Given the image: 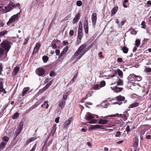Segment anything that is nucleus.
I'll return each instance as SVG.
<instances>
[{"label": "nucleus", "mask_w": 151, "mask_h": 151, "mask_svg": "<svg viewBox=\"0 0 151 151\" xmlns=\"http://www.w3.org/2000/svg\"><path fill=\"white\" fill-rule=\"evenodd\" d=\"M96 118H98V116L97 115H94L92 114L89 112L87 113L86 116V119L87 120H91L88 122L89 124H94L96 123L97 122V120L96 119H93Z\"/></svg>", "instance_id": "7ed1b4c3"}, {"label": "nucleus", "mask_w": 151, "mask_h": 151, "mask_svg": "<svg viewBox=\"0 0 151 151\" xmlns=\"http://www.w3.org/2000/svg\"><path fill=\"white\" fill-rule=\"evenodd\" d=\"M52 47L54 49L56 48L57 47V45L55 43L52 44Z\"/></svg>", "instance_id": "69168bd1"}, {"label": "nucleus", "mask_w": 151, "mask_h": 151, "mask_svg": "<svg viewBox=\"0 0 151 151\" xmlns=\"http://www.w3.org/2000/svg\"><path fill=\"white\" fill-rule=\"evenodd\" d=\"M111 88L112 90L116 93H119L123 89V88L121 87H118L117 86L114 87H111Z\"/></svg>", "instance_id": "f8f14e48"}, {"label": "nucleus", "mask_w": 151, "mask_h": 151, "mask_svg": "<svg viewBox=\"0 0 151 151\" xmlns=\"http://www.w3.org/2000/svg\"><path fill=\"white\" fill-rule=\"evenodd\" d=\"M116 100L119 101H123L125 100V97L121 95L118 96L116 97Z\"/></svg>", "instance_id": "393cba45"}, {"label": "nucleus", "mask_w": 151, "mask_h": 151, "mask_svg": "<svg viewBox=\"0 0 151 151\" xmlns=\"http://www.w3.org/2000/svg\"><path fill=\"white\" fill-rule=\"evenodd\" d=\"M56 75L55 72L53 71H51L50 73V76L51 77H52Z\"/></svg>", "instance_id": "09e8293b"}, {"label": "nucleus", "mask_w": 151, "mask_h": 151, "mask_svg": "<svg viewBox=\"0 0 151 151\" xmlns=\"http://www.w3.org/2000/svg\"><path fill=\"white\" fill-rule=\"evenodd\" d=\"M73 117H71L69 118L62 126L63 128H68V126L71 124V123L73 122Z\"/></svg>", "instance_id": "6e6552de"}, {"label": "nucleus", "mask_w": 151, "mask_h": 151, "mask_svg": "<svg viewBox=\"0 0 151 151\" xmlns=\"http://www.w3.org/2000/svg\"><path fill=\"white\" fill-rule=\"evenodd\" d=\"M18 7L20 9V4L19 3L15 4L13 2H10L7 6L3 7L1 13H5L7 12L10 11L13 8H15Z\"/></svg>", "instance_id": "f03ea898"}, {"label": "nucleus", "mask_w": 151, "mask_h": 151, "mask_svg": "<svg viewBox=\"0 0 151 151\" xmlns=\"http://www.w3.org/2000/svg\"><path fill=\"white\" fill-rule=\"evenodd\" d=\"M128 0H124L123 2V7L125 8H127V6L125 4L128 2Z\"/></svg>", "instance_id": "a18cd8bd"}, {"label": "nucleus", "mask_w": 151, "mask_h": 151, "mask_svg": "<svg viewBox=\"0 0 151 151\" xmlns=\"http://www.w3.org/2000/svg\"><path fill=\"white\" fill-rule=\"evenodd\" d=\"M5 50L1 47H0V57L2 56Z\"/></svg>", "instance_id": "58836bf2"}, {"label": "nucleus", "mask_w": 151, "mask_h": 151, "mask_svg": "<svg viewBox=\"0 0 151 151\" xmlns=\"http://www.w3.org/2000/svg\"><path fill=\"white\" fill-rule=\"evenodd\" d=\"M23 122H20L18 126L17 129L22 131L23 128Z\"/></svg>", "instance_id": "c85d7f7f"}, {"label": "nucleus", "mask_w": 151, "mask_h": 151, "mask_svg": "<svg viewBox=\"0 0 151 151\" xmlns=\"http://www.w3.org/2000/svg\"><path fill=\"white\" fill-rule=\"evenodd\" d=\"M135 76L136 75L134 74H130L128 77V79L131 81H134V80H135Z\"/></svg>", "instance_id": "a878e982"}, {"label": "nucleus", "mask_w": 151, "mask_h": 151, "mask_svg": "<svg viewBox=\"0 0 151 151\" xmlns=\"http://www.w3.org/2000/svg\"><path fill=\"white\" fill-rule=\"evenodd\" d=\"M123 51V52L124 53H127L128 51V48L127 47H124L122 49Z\"/></svg>", "instance_id": "72a5a7b5"}, {"label": "nucleus", "mask_w": 151, "mask_h": 151, "mask_svg": "<svg viewBox=\"0 0 151 151\" xmlns=\"http://www.w3.org/2000/svg\"><path fill=\"white\" fill-rule=\"evenodd\" d=\"M126 130L127 132V134H128L129 132L130 131V129L129 127V126L127 125V126Z\"/></svg>", "instance_id": "4d7b16f0"}, {"label": "nucleus", "mask_w": 151, "mask_h": 151, "mask_svg": "<svg viewBox=\"0 0 151 151\" xmlns=\"http://www.w3.org/2000/svg\"><path fill=\"white\" fill-rule=\"evenodd\" d=\"M21 11V10L19 12L12 16L9 19V21L7 22V24L8 25L9 24H10L12 22H14L18 20V19L19 16H20V13Z\"/></svg>", "instance_id": "423d86ee"}, {"label": "nucleus", "mask_w": 151, "mask_h": 151, "mask_svg": "<svg viewBox=\"0 0 151 151\" xmlns=\"http://www.w3.org/2000/svg\"><path fill=\"white\" fill-rule=\"evenodd\" d=\"M139 129L140 130V134L141 135H143L145 134L146 131L143 129L139 128Z\"/></svg>", "instance_id": "a19ab883"}, {"label": "nucleus", "mask_w": 151, "mask_h": 151, "mask_svg": "<svg viewBox=\"0 0 151 151\" xmlns=\"http://www.w3.org/2000/svg\"><path fill=\"white\" fill-rule=\"evenodd\" d=\"M117 72L118 74L120 77L121 78H122L123 76V73L122 71L119 69H118L117 70H115L113 74L110 76L111 77H114L116 76V74Z\"/></svg>", "instance_id": "9d476101"}, {"label": "nucleus", "mask_w": 151, "mask_h": 151, "mask_svg": "<svg viewBox=\"0 0 151 151\" xmlns=\"http://www.w3.org/2000/svg\"><path fill=\"white\" fill-rule=\"evenodd\" d=\"M40 46V45L39 43H37L36 44L32 53V55H33L34 54L37 52Z\"/></svg>", "instance_id": "ddd939ff"}, {"label": "nucleus", "mask_w": 151, "mask_h": 151, "mask_svg": "<svg viewBox=\"0 0 151 151\" xmlns=\"http://www.w3.org/2000/svg\"><path fill=\"white\" fill-rule=\"evenodd\" d=\"M123 85V81L120 79H119V81L117 82V86H122Z\"/></svg>", "instance_id": "2f4dec72"}, {"label": "nucleus", "mask_w": 151, "mask_h": 151, "mask_svg": "<svg viewBox=\"0 0 151 151\" xmlns=\"http://www.w3.org/2000/svg\"><path fill=\"white\" fill-rule=\"evenodd\" d=\"M36 137H33L29 138L26 141L25 145H27L29 143L36 139Z\"/></svg>", "instance_id": "412c9836"}, {"label": "nucleus", "mask_w": 151, "mask_h": 151, "mask_svg": "<svg viewBox=\"0 0 151 151\" xmlns=\"http://www.w3.org/2000/svg\"><path fill=\"white\" fill-rule=\"evenodd\" d=\"M99 88V86L98 84H96L93 87H92V90H97L99 89L100 88Z\"/></svg>", "instance_id": "4c0bfd02"}, {"label": "nucleus", "mask_w": 151, "mask_h": 151, "mask_svg": "<svg viewBox=\"0 0 151 151\" xmlns=\"http://www.w3.org/2000/svg\"><path fill=\"white\" fill-rule=\"evenodd\" d=\"M51 85H50L49 83H48L42 89V90L43 91H46L49 87Z\"/></svg>", "instance_id": "e433bc0d"}, {"label": "nucleus", "mask_w": 151, "mask_h": 151, "mask_svg": "<svg viewBox=\"0 0 151 151\" xmlns=\"http://www.w3.org/2000/svg\"><path fill=\"white\" fill-rule=\"evenodd\" d=\"M145 138L147 139H151V135H146L145 137Z\"/></svg>", "instance_id": "680f3d73"}, {"label": "nucleus", "mask_w": 151, "mask_h": 151, "mask_svg": "<svg viewBox=\"0 0 151 151\" xmlns=\"http://www.w3.org/2000/svg\"><path fill=\"white\" fill-rule=\"evenodd\" d=\"M140 44V41L138 39L136 40L135 41V46L137 47H138L139 45Z\"/></svg>", "instance_id": "37998d69"}, {"label": "nucleus", "mask_w": 151, "mask_h": 151, "mask_svg": "<svg viewBox=\"0 0 151 151\" xmlns=\"http://www.w3.org/2000/svg\"><path fill=\"white\" fill-rule=\"evenodd\" d=\"M121 132L119 131H117L115 135L116 137H119L121 134Z\"/></svg>", "instance_id": "603ef678"}, {"label": "nucleus", "mask_w": 151, "mask_h": 151, "mask_svg": "<svg viewBox=\"0 0 151 151\" xmlns=\"http://www.w3.org/2000/svg\"><path fill=\"white\" fill-rule=\"evenodd\" d=\"M8 32L6 30H4L0 32V38L6 34Z\"/></svg>", "instance_id": "f704fd0d"}, {"label": "nucleus", "mask_w": 151, "mask_h": 151, "mask_svg": "<svg viewBox=\"0 0 151 151\" xmlns=\"http://www.w3.org/2000/svg\"><path fill=\"white\" fill-rule=\"evenodd\" d=\"M151 127L148 124L143 125L139 127V128L143 129L146 132Z\"/></svg>", "instance_id": "a211bd4d"}, {"label": "nucleus", "mask_w": 151, "mask_h": 151, "mask_svg": "<svg viewBox=\"0 0 151 151\" xmlns=\"http://www.w3.org/2000/svg\"><path fill=\"white\" fill-rule=\"evenodd\" d=\"M109 117H120L123 119L124 120H126L127 119V116L126 114H120L119 115L118 113H116L115 114H112L109 116Z\"/></svg>", "instance_id": "0eeeda50"}, {"label": "nucleus", "mask_w": 151, "mask_h": 151, "mask_svg": "<svg viewBox=\"0 0 151 151\" xmlns=\"http://www.w3.org/2000/svg\"><path fill=\"white\" fill-rule=\"evenodd\" d=\"M55 53L57 55H59L60 53V51L59 50H55Z\"/></svg>", "instance_id": "774afa93"}, {"label": "nucleus", "mask_w": 151, "mask_h": 151, "mask_svg": "<svg viewBox=\"0 0 151 151\" xmlns=\"http://www.w3.org/2000/svg\"><path fill=\"white\" fill-rule=\"evenodd\" d=\"M48 57L47 56H44L42 58V59L44 63H46L48 59Z\"/></svg>", "instance_id": "c9c22d12"}, {"label": "nucleus", "mask_w": 151, "mask_h": 151, "mask_svg": "<svg viewBox=\"0 0 151 151\" xmlns=\"http://www.w3.org/2000/svg\"><path fill=\"white\" fill-rule=\"evenodd\" d=\"M78 72H77L75 74L74 76L72 78V79L71 80V81L73 82H75L76 78H77L78 76Z\"/></svg>", "instance_id": "473e14b6"}, {"label": "nucleus", "mask_w": 151, "mask_h": 151, "mask_svg": "<svg viewBox=\"0 0 151 151\" xmlns=\"http://www.w3.org/2000/svg\"><path fill=\"white\" fill-rule=\"evenodd\" d=\"M115 22L117 24L118 26H119L120 24H119V21L118 19H116L115 20Z\"/></svg>", "instance_id": "e2e57ef3"}, {"label": "nucleus", "mask_w": 151, "mask_h": 151, "mask_svg": "<svg viewBox=\"0 0 151 151\" xmlns=\"http://www.w3.org/2000/svg\"><path fill=\"white\" fill-rule=\"evenodd\" d=\"M29 39L28 38H27L25 39L23 44L24 45H26L28 43Z\"/></svg>", "instance_id": "052dcab7"}, {"label": "nucleus", "mask_w": 151, "mask_h": 151, "mask_svg": "<svg viewBox=\"0 0 151 151\" xmlns=\"http://www.w3.org/2000/svg\"><path fill=\"white\" fill-rule=\"evenodd\" d=\"M102 105L105 108L107 107L108 106V104L107 103L104 102L102 103Z\"/></svg>", "instance_id": "13d9d810"}, {"label": "nucleus", "mask_w": 151, "mask_h": 151, "mask_svg": "<svg viewBox=\"0 0 151 151\" xmlns=\"http://www.w3.org/2000/svg\"><path fill=\"white\" fill-rule=\"evenodd\" d=\"M105 85L106 82L105 81H102L100 82V86L101 87H103L105 86Z\"/></svg>", "instance_id": "49530a36"}, {"label": "nucleus", "mask_w": 151, "mask_h": 151, "mask_svg": "<svg viewBox=\"0 0 151 151\" xmlns=\"http://www.w3.org/2000/svg\"><path fill=\"white\" fill-rule=\"evenodd\" d=\"M3 87V83L1 82L0 81V92H1L2 91Z\"/></svg>", "instance_id": "bf43d9fd"}, {"label": "nucleus", "mask_w": 151, "mask_h": 151, "mask_svg": "<svg viewBox=\"0 0 151 151\" xmlns=\"http://www.w3.org/2000/svg\"><path fill=\"white\" fill-rule=\"evenodd\" d=\"M21 131L18 129L16 130L14 135V138H16L18 135L20 133Z\"/></svg>", "instance_id": "7c9ffc66"}, {"label": "nucleus", "mask_w": 151, "mask_h": 151, "mask_svg": "<svg viewBox=\"0 0 151 151\" xmlns=\"http://www.w3.org/2000/svg\"><path fill=\"white\" fill-rule=\"evenodd\" d=\"M74 34V31L73 30H71L69 32V35L71 36H73Z\"/></svg>", "instance_id": "0e129e2a"}, {"label": "nucleus", "mask_w": 151, "mask_h": 151, "mask_svg": "<svg viewBox=\"0 0 151 151\" xmlns=\"http://www.w3.org/2000/svg\"><path fill=\"white\" fill-rule=\"evenodd\" d=\"M135 78L136 80L138 81H140L142 79V77L141 76L136 75Z\"/></svg>", "instance_id": "de8ad7c7"}, {"label": "nucleus", "mask_w": 151, "mask_h": 151, "mask_svg": "<svg viewBox=\"0 0 151 151\" xmlns=\"http://www.w3.org/2000/svg\"><path fill=\"white\" fill-rule=\"evenodd\" d=\"M76 5L77 6H81L82 5V2L80 1H78L76 2Z\"/></svg>", "instance_id": "3c124183"}, {"label": "nucleus", "mask_w": 151, "mask_h": 151, "mask_svg": "<svg viewBox=\"0 0 151 151\" xmlns=\"http://www.w3.org/2000/svg\"><path fill=\"white\" fill-rule=\"evenodd\" d=\"M19 113L18 112H16L12 116V118L13 119H15L17 118L19 116Z\"/></svg>", "instance_id": "c03bdc74"}, {"label": "nucleus", "mask_w": 151, "mask_h": 151, "mask_svg": "<svg viewBox=\"0 0 151 151\" xmlns=\"http://www.w3.org/2000/svg\"><path fill=\"white\" fill-rule=\"evenodd\" d=\"M86 47V45L85 44L81 45L73 56V59L78 60L80 59L88 50Z\"/></svg>", "instance_id": "f257e3e1"}, {"label": "nucleus", "mask_w": 151, "mask_h": 151, "mask_svg": "<svg viewBox=\"0 0 151 151\" xmlns=\"http://www.w3.org/2000/svg\"><path fill=\"white\" fill-rule=\"evenodd\" d=\"M55 19H53L52 21L51 22L49 27V28H50L53 25V24H54V22L55 21Z\"/></svg>", "instance_id": "8fccbe9b"}, {"label": "nucleus", "mask_w": 151, "mask_h": 151, "mask_svg": "<svg viewBox=\"0 0 151 151\" xmlns=\"http://www.w3.org/2000/svg\"><path fill=\"white\" fill-rule=\"evenodd\" d=\"M44 106L46 105V109H47L49 107V104H48V102L47 101H45L44 102Z\"/></svg>", "instance_id": "864d4df0"}, {"label": "nucleus", "mask_w": 151, "mask_h": 151, "mask_svg": "<svg viewBox=\"0 0 151 151\" xmlns=\"http://www.w3.org/2000/svg\"><path fill=\"white\" fill-rule=\"evenodd\" d=\"M30 89V88L29 87H27L24 88L22 91V96H24L25 94L27 92V91Z\"/></svg>", "instance_id": "b1692460"}, {"label": "nucleus", "mask_w": 151, "mask_h": 151, "mask_svg": "<svg viewBox=\"0 0 151 151\" xmlns=\"http://www.w3.org/2000/svg\"><path fill=\"white\" fill-rule=\"evenodd\" d=\"M83 36L82 31H78V39L77 40V43L78 44L80 43L81 42V40Z\"/></svg>", "instance_id": "f3484780"}, {"label": "nucleus", "mask_w": 151, "mask_h": 151, "mask_svg": "<svg viewBox=\"0 0 151 151\" xmlns=\"http://www.w3.org/2000/svg\"><path fill=\"white\" fill-rule=\"evenodd\" d=\"M84 27L85 33L86 34L88 33V21L87 19H85V20H84Z\"/></svg>", "instance_id": "9b49d317"}, {"label": "nucleus", "mask_w": 151, "mask_h": 151, "mask_svg": "<svg viewBox=\"0 0 151 151\" xmlns=\"http://www.w3.org/2000/svg\"><path fill=\"white\" fill-rule=\"evenodd\" d=\"M12 45L11 42L6 40L4 41L1 43V48L5 50L6 55L11 48Z\"/></svg>", "instance_id": "20e7f679"}, {"label": "nucleus", "mask_w": 151, "mask_h": 151, "mask_svg": "<svg viewBox=\"0 0 151 151\" xmlns=\"http://www.w3.org/2000/svg\"><path fill=\"white\" fill-rule=\"evenodd\" d=\"M96 13H93L91 16V19L93 25H95L96 22L97 16Z\"/></svg>", "instance_id": "4468645a"}, {"label": "nucleus", "mask_w": 151, "mask_h": 151, "mask_svg": "<svg viewBox=\"0 0 151 151\" xmlns=\"http://www.w3.org/2000/svg\"><path fill=\"white\" fill-rule=\"evenodd\" d=\"M81 14L80 13H78L73 18L72 22L73 24H75L77 22L80 18Z\"/></svg>", "instance_id": "2eb2a0df"}, {"label": "nucleus", "mask_w": 151, "mask_h": 151, "mask_svg": "<svg viewBox=\"0 0 151 151\" xmlns=\"http://www.w3.org/2000/svg\"><path fill=\"white\" fill-rule=\"evenodd\" d=\"M142 26V28H144V29H145V27H146V26H145V21H142L141 23V24Z\"/></svg>", "instance_id": "5fc2aeb1"}, {"label": "nucleus", "mask_w": 151, "mask_h": 151, "mask_svg": "<svg viewBox=\"0 0 151 151\" xmlns=\"http://www.w3.org/2000/svg\"><path fill=\"white\" fill-rule=\"evenodd\" d=\"M58 106L61 109H63L64 107L65 101H62L58 102Z\"/></svg>", "instance_id": "4be33fe9"}, {"label": "nucleus", "mask_w": 151, "mask_h": 151, "mask_svg": "<svg viewBox=\"0 0 151 151\" xmlns=\"http://www.w3.org/2000/svg\"><path fill=\"white\" fill-rule=\"evenodd\" d=\"M96 125H91L90 127V129H96Z\"/></svg>", "instance_id": "338daca9"}, {"label": "nucleus", "mask_w": 151, "mask_h": 151, "mask_svg": "<svg viewBox=\"0 0 151 151\" xmlns=\"http://www.w3.org/2000/svg\"><path fill=\"white\" fill-rule=\"evenodd\" d=\"M118 10V7L117 6L114 7L112 9L111 11V15L112 16L115 14Z\"/></svg>", "instance_id": "5701e85b"}, {"label": "nucleus", "mask_w": 151, "mask_h": 151, "mask_svg": "<svg viewBox=\"0 0 151 151\" xmlns=\"http://www.w3.org/2000/svg\"><path fill=\"white\" fill-rule=\"evenodd\" d=\"M151 127L148 124L143 125L139 127V128L143 129L146 132Z\"/></svg>", "instance_id": "6ab92c4d"}, {"label": "nucleus", "mask_w": 151, "mask_h": 151, "mask_svg": "<svg viewBox=\"0 0 151 151\" xmlns=\"http://www.w3.org/2000/svg\"><path fill=\"white\" fill-rule=\"evenodd\" d=\"M108 121V120H106L101 119L99 121V124H106Z\"/></svg>", "instance_id": "bb28decb"}, {"label": "nucleus", "mask_w": 151, "mask_h": 151, "mask_svg": "<svg viewBox=\"0 0 151 151\" xmlns=\"http://www.w3.org/2000/svg\"><path fill=\"white\" fill-rule=\"evenodd\" d=\"M144 71L147 73L151 72V68L149 67H146L145 68Z\"/></svg>", "instance_id": "ea45409f"}, {"label": "nucleus", "mask_w": 151, "mask_h": 151, "mask_svg": "<svg viewBox=\"0 0 151 151\" xmlns=\"http://www.w3.org/2000/svg\"><path fill=\"white\" fill-rule=\"evenodd\" d=\"M19 69V67H15L14 68L13 70V71L14 73V74L15 76L17 75Z\"/></svg>", "instance_id": "c756f323"}, {"label": "nucleus", "mask_w": 151, "mask_h": 151, "mask_svg": "<svg viewBox=\"0 0 151 151\" xmlns=\"http://www.w3.org/2000/svg\"><path fill=\"white\" fill-rule=\"evenodd\" d=\"M134 141V147L137 149L138 147L139 139L137 137H135L133 139Z\"/></svg>", "instance_id": "dca6fc26"}, {"label": "nucleus", "mask_w": 151, "mask_h": 151, "mask_svg": "<svg viewBox=\"0 0 151 151\" xmlns=\"http://www.w3.org/2000/svg\"><path fill=\"white\" fill-rule=\"evenodd\" d=\"M82 27L81 22H80L79 23L78 31H82Z\"/></svg>", "instance_id": "79ce46f5"}, {"label": "nucleus", "mask_w": 151, "mask_h": 151, "mask_svg": "<svg viewBox=\"0 0 151 151\" xmlns=\"http://www.w3.org/2000/svg\"><path fill=\"white\" fill-rule=\"evenodd\" d=\"M96 129H104L103 127V126L101 125L96 124Z\"/></svg>", "instance_id": "6e6d98bb"}, {"label": "nucleus", "mask_w": 151, "mask_h": 151, "mask_svg": "<svg viewBox=\"0 0 151 151\" xmlns=\"http://www.w3.org/2000/svg\"><path fill=\"white\" fill-rule=\"evenodd\" d=\"M36 72L39 76H41L44 74L45 70L43 68L40 67L36 69Z\"/></svg>", "instance_id": "1a4fd4ad"}, {"label": "nucleus", "mask_w": 151, "mask_h": 151, "mask_svg": "<svg viewBox=\"0 0 151 151\" xmlns=\"http://www.w3.org/2000/svg\"><path fill=\"white\" fill-rule=\"evenodd\" d=\"M56 124H54L52 128L51 131V133L52 134V135H53L55 132L56 129Z\"/></svg>", "instance_id": "cd10ccee"}, {"label": "nucleus", "mask_w": 151, "mask_h": 151, "mask_svg": "<svg viewBox=\"0 0 151 151\" xmlns=\"http://www.w3.org/2000/svg\"><path fill=\"white\" fill-rule=\"evenodd\" d=\"M2 139L3 141L0 145V150L3 149L4 148L9 140V138L5 136L2 137Z\"/></svg>", "instance_id": "39448f33"}, {"label": "nucleus", "mask_w": 151, "mask_h": 151, "mask_svg": "<svg viewBox=\"0 0 151 151\" xmlns=\"http://www.w3.org/2000/svg\"><path fill=\"white\" fill-rule=\"evenodd\" d=\"M139 104L137 102L131 104L129 106V108H134L138 106Z\"/></svg>", "instance_id": "aec40b11"}]
</instances>
